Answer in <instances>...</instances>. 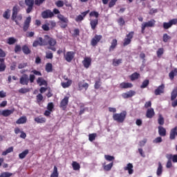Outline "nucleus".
Returning <instances> with one entry per match:
<instances>
[{"label":"nucleus","mask_w":177,"mask_h":177,"mask_svg":"<svg viewBox=\"0 0 177 177\" xmlns=\"http://www.w3.org/2000/svg\"><path fill=\"white\" fill-rule=\"evenodd\" d=\"M28 88H21L19 90V93H27V92H28Z\"/></svg>","instance_id":"obj_62"},{"label":"nucleus","mask_w":177,"mask_h":177,"mask_svg":"<svg viewBox=\"0 0 177 177\" xmlns=\"http://www.w3.org/2000/svg\"><path fill=\"white\" fill-rule=\"evenodd\" d=\"M136 94V92L131 90L127 93H122V96L124 99H128L129 97H132V96H135Z\"/></svg>","instance_id":"obj_15"},{"label":"nucleus","mask_w":177,"mask_h":177,"mask_svg":"<svg viewBox=\"0 0 177 177\" xmlns=\"http://www.w3.org/2000/svg\"><path fill=\"white\" fill-rule=\"evenodd\" d=\"M12 151L13 147H10L2 153V156H7L8 154H9V153H12Z\"/></svg>","instance_id":"obj_44"},{"label":"nucleus","mask_w":177,"mask_h":177,"mask_svg":"<svg viewBox=\"0 0 177 177\" xmlns=\"http://www.w3.org/2000/svg\"><path fill=\"white\" fill-rule=\"evenodd\" d=\"M35 121L37 122V124H44V122H46V119H45V118L37 117L35 118Z\"/></svg>","instance_id":"obj_34"},{"label":"nucleus","mask_w":177,"mask_h":177,"mask_svg":"<svg viewBox=\"0 0 177 177\" xmlns=\"http://www.w3.org/2000/svg\"><path fill=\"white\" fill-rule=\"evenodd\" d=\"M3 17H4V19H9V17H10V10H6L3 15Z\"/></svg>","instance_id":"obj_48"},{"label":"nucleus","mask_w":177,"mask_h":177,"mask_svg":"<svg viewBox=\"0 0 177 177\" xmlns=\"http://www.w3.org/2000/svg\"><path fill=\"white\" fill-rule=\"evenodd\" d=\"M177 75V68H175L174 70L171 71L169 73V77L170 80H174V77Z\"/></svg>","instance_id":"obj_35"},{"label":"nucleus","mask_w":177,"mask_h":177,"mask_svg":"<svg viewBox=\"0 0 177 177\" xmlns=\"http://www.w3.org/2000/svg\"><path fill=\"white\" fill-rule=\"evenodd\" d=\"M139 77H140V75L139 73H134L130 76V78L132 81H135V80H138Z\"/></svg>","instance_id":"obj_42"},{"label":"nucleus","mask_w":177,"mask_h":177,"mask_svg":"<svg viewBox=\"0 0 177 177\" xmlns=\"http://www.w3.org/2000/svg\"><path fill=\"white\" fill-rule=\"evenodd\" d=\"M27 122V118L26 116L21 117L16 122V124H26Z\"/></svg>","instance_id":"obj_28"},{"label":"nucleus","mask_w":177,"mask_h":177,"mask_svg":"<svg viewBox=\"0 0 177 177\" xmlns=\"http://www.w3.org/2000/svg\"><path fill=\"white\" fill-rule=\"evenodd\" d=\"M147 118H153L154 117V109L152 108L149 109L147 111V114H146Z\"/></svg>","instance_id":"obj_24"},{"label":"nucleus","mask_w":177,"mask_h":177,"mask_svg":"<svg viewBox=\"0 0 177 177\" xmlns=\"http://www.w3.org/2000/svg\"><path fill=\"white\" fill-rule=\"evenodd\" d=\"M30 23H31V17H28L24 23L23 30L27 31L30 28Z\"/></svg>","instance_id":"obj_14"},{"label":"nucleus","mask_w":177,"mask_h":177,"mask_svg":"<svg viewBox=\"0 0 177 177\" xmlns=\"http://www.w3.org/2000/svg\"><path fill=\"white\" fill-rule=\"evenodd\" d=\"M35 80V75H30L29 81L31 84H32V82H34Z\"/></svg>","instance_id":"obj_64"},{"label":"nucleus","mask_w":177,"mask_h":177,"mask_svg":"<svg viewBox=\"0 0 177 177\" xmlns=\"http://www.w3.org/2000/svg\"><path fill=\"white\" fill-rule=\"evenodd\" d=\"M89 84L88 83H86L84 82H79V88L80 91H82V89H86L88 88Z\"/></svg>","instance_id":"obj_23"},{"label":"nucleus","mask_w":177,"mask_h":177,"mask_svg":"<svg viewBox=\"0 0 177 177\" xmlns=\"http://www.w3.org/2000/svg\"><path fill=\"white\" fill-rule=\"evenodd\" d=\"M113 168V162L109 164V165H104V171H110Z\"/></svg>","instance_id":"obj_47"},{"label":"nucleus","mask_w":177,"mask_h":177,"mask_svg":"<svg viewBox=\"0 0 177 177\" xmlns=\"http://www.w3.org/2000/svg\"><path fill=\"white\" fill-rule=\"evenodd\" d=\"M164 53L163 48H159L157 51V56L158 57H161V55Z\"/></svg>","instance_id":"obj_55"},{"label":"nucleus","mask_w":177,"mask_h":177,"mask_svg":"<svg viewBox=\"0 0 177 177\" xmlns=\"http://www.w3.org/2000/svg\"><path fill=\"white\" fill-rule=\"evenodd\" d=\"M102 1L104 5H107V3H109V0H102ZM117 1L118 0H111L109 3V8H113V6H114L117 3Z\"/></svg>","instance_id":"obj_19"},{"label":"nucleus","mask_w":177,"mask_h":177,"mask_svg":"<svg viewBox=\"0 0 177 177\" xmlns=\"http://www.w3.org/2000/svg\"><path fill=\"white\" fill-rule=\"evenodd\" d=\"M177 24V19H173L170 20L169 22L163 23V28L165 30H168V28H171L172 26H175Z\"/></svg>","instance_id":"obj_6"},{"label":"nucleus","mask_w":177,"mask_h":177,"mask_svg":"<svg viewBox=\"0 0 177 177\" xmlns=\"http://www.w3.org/2000/svg\"><path fill=\"white\" fill-rule=\"evenodd\" d=\"M171 39V37L168 35L167 34L163 35V41L167 42V41H169Z\"/></svg>","instance_id":"obj_54"},{"label":"nucleus","mask_w":177,"mask_h":177,"mask_svg":"<svg viewBox=\"0 0 177 177\" xmlns=\"http://www.w3.org/2000/svg\"><path fill=\"white\" fill-rule=\"evenodd\" d=\"M46 0H25L26 6H34V3L36 6H41Z\"/></svg>","instance_id":"obj_3"},{"label":"nucleus","mask_w":177,"mask_h":177,"mask_svg":"<svg viewBox=\"0 0 177 177\" xmlns=\"http://www.w3.org/2000/svg\"><path fill=\"white\" fill-rule=\"evenodd\" d=\"M177 127L172 129L170 131V139L174 140L176 136Z\"/></svg>","instance_id":"obj_27"},{"label":"nucleus","mask_w":177,"mask_h":177,"mask_svg":"<svg viewBox=\"0 0 177 177\" xmlns=\"http://www.w3.org/2000/svg\"><path fill=\"white\" fill-rule=\"evenodd\" d=\"M156 174L158 176H160L161 174H162V165H161L160 162H158V167Z\"/></svg>","instance_id":"obj_38"},{"label":"nucleus","mask_w":177,"mask_h":177,"mask_svg":"<svg viewBox=\"0 0 177 177\" xmlns=\"http://www.w3.org/2000/svg\"><path fill=\"white\" fill-rule=\"evenodd\" d=\"M6 70V65L5 64V59L0 58V73Z\"/></svg>","instance_id":"obj_20"},{"label":"nucleus","mask_w":177,"mask_h":177,"mask_svg":"<svg viewBox=\"0 0 177 177\" xmlns=\"http://www.w3.org/2000/svg\"><path fill=\"white\" fill-rule=\"evenodd\" d=\"M46 59H53V53L50 51L46 53Z\"/></svg>","instance_id":"obj_53"},{"label":"nucleus","mask_w":177,"mask_h":177,"mask_svg":"<svg viewBox=\"0 0 177 177\" xmlns=\"http://www.w3.org/2000/svg\"><path fill=\"white\" fill-rule=\"evenodd\" d=\"M98 21L97 19L91 20L90 22L92 30H95L96 28V26L97 25Z\"/></svg>","instance_id":"obj_40"},{"label":"nucleus","mask_w":177,"mask_h":177,"mask_svg":"<svg viewBox=\"0 0 177 177\" xmlns=\"http://www.w3.org/2000/svg\"><path fill=\"white\" fill-rule=\"evenodd\" d=\"M127 118V111H123L120 113H114L113 115V119L114 121H117V122H122L125 120V118Z\"/></svg>","instance_id":"obj_2"},{"label":"nucleus","mask_w":177,"mask_h":177,"mask_svg":"<svg viewBox=\"0 0 177 177\" xmlns=\"http://www.w3.org/2000/svg\"><path fill=\"white\" fill-rule=\"evenodd\" d=\"M57 19L64 23V24H61V27L62 28H66V27H67V23H68V19L66 17H64L62 14H59L57 15Z\"/></svg>","instance_id":"obj_7"},{"label":"nucleus","mask_w":177,"mask_h":177,"mask_svg":"<svg viewBox=\"0 0 177 177\" xmlns=\"http://www.w3.org/2000/svg\"><path fill=\"white\" fill-rule=\"evenodd\" d=\"M53 12L50 10H46L41 13V17H43V19H50L53 17Z\"/></svg>","instance_id":"obj_11"},{"label":"nucleus","mask_w":177,"mask_h":177,"mask_svg":"<svg viewBox=\"0 0 177 177\" xmlns=\"http://www.w3.org/2000/svg\"><path fill=\"white\" fill-rule=\"evenodd\" d=\"M161 142H162V138H161V137H158L153 141V143H161Z\"/></svg>","instance_id":"obj_60"},{"label":"nucleus","mask_w":177,"mask_h":177,"mask_svg":"<svg viewBox=\"0 0 177 177\" xmlns=\"http://www.w3.org/2000/svg\"><path fill=\"white\" fill-rule=\"evenodd\" d=\"M41 28L44 31H49V30H50V28H49V24L42 25Z\"/></svg>","instance_id":"obj_56"},{"label":"nucleus","mask_w":177,"mask_h":177,"mask_svg":"<svg viewBox=\"0 0 177 177\" xmlns=\"http://www.w3.org/2000/svg\"><path fill=\"white\" fill-rule=\"evenodd\" d=\"M46 71L47 73H52L53 71V65L50 63H48L46 65Z\"/></svg>","instance_id":"obj_41"},{"label":"nucleus","mask_w":177,"mask_h":177,"mask_svg":"<svg viewBox=\"0 0 177 177\" xmlns=\"http://www.w3.org/2000/svg\"><path fill=\"white\" fill-rule=\"evenodd\" d=\"M74 56H75V53L73 51H68L66 54H64V57L68 63H71L74 59Z\"/></svg>","instance_id":"obj_8"},{"label":"nucleus","mask_w":177,"mask_h":177,"mask_svg":"<svg viewBox=\"0 0 177 177\" xmlns=\"http://www.w3.org/2000/svg\"><path fill=\"white\" fill-rule=\"evenodd\" d=\"M72 84L71 80H68L66 82H62L61 84L62 88H68Z\"/></svg>","instance_id":"obj_43"},{"label":"nucleus","mask_w":177,"mask_h":177,"mask_svg":"<svg viewBox=\"0 0 177 177\" xmlns=\"http://www.w3.org/2000/svg\"><path fill=\"white\" fill-rule=\"evenodd\" d=\"M68 99L69 97H64V98L60 102V108L63 110H66L67 109V104H68Z\"/></svg>","instance_id":"obj_12"},{"label":"nucleus","mask_w":177,"mask_h":177,"mask_svg":"<svg viewBox=\"0 0 177 177\" xmlns=\"http://www.w3.org/2000/svg\"><path fill=\"white\" fill-rule=\"evenodd\" d=\"M158 122L160 125H164V118L162 115H159Z\"/></svg>","instance_id":"obj_52"},{"label":"nucleus","mask_w":177,"mask_h":177,"mask_svg":"<svg viewBox=\"0 0 177 177\" xmlns=\"http://www.w3.org/2000/svg\"><path fill=\"white\" fill-rule=\"evenodd\" d=\"M149 85V80H145L142 85L140 86V88H146Z\"/></svg>","instance_id":"obj_58"},{"label":"nucleus","mask_w":177,"mask_h":177,"mask_svg":"<svg viewBox=\"0 0 177 177\" xmlns=\"http://www.w3.org/2000/svg\"><path fill=\"white\" fill-rule=\"evenodd\" d=\"M36 99H37V103H41V102L44 100V96L42 95V94L39 93L36 96Z\"/></svg>","instance_id":"obj_49"},{"label":"nucleus","mask_w":177,"mask_h":177,"mask_svg":"<svg viewBox=\"0 0 177 177\" xmlns=\"http://www.w3.org/2000/svg\"><path fill=\"white\" fill-rule=\"evenodd\" d=\"M122 63V59H113V66H115V67H117V66H120Z\"/></svg>","instance_id":"obj_36"},{"label":"nucleus","mask_w":177,"mask_h":177,"mask_svg":"<svg viewBox=\"0 0 177 177\" xmlns=\"http://www.w3.org/2000/svg\"><path fill=\"white\" fill-rule=\"evenodd\" d=\"M96 136H97L96 133L89 134L88 140H90V142H93V140H95V139H96Z\"/></svg>","instance_id":"obj_50"},{"label":"nucleus","mask_w":177,"mask_h":177,"mask_svg":"<svg viewBox=\"0 0 177 177\" xmlns=\"http://www.w3.org/2000/svg\"><path fill=\"white\" fill-rule=\"evenodd\" d=\"M0 57H6V53L2 48H0Z\"/></svg>","instance_id":"obj_61"},{"label":"nucleus","mask_w":177,"mask_h":177,"mask_svg":"<svg viewBox=\"0 0 177 177\" xmlns=\"http://www.w3.org/2000/svg\"><path fill=\"white\" fill-rule=\"evenodd\" d=\"M82 63L86 68H89V66H91V63H92V59L89 57H86L83 60Z\"/></svg>","instance_id":"obj_18"},{"label":"nucleus","mask_w":177,"mask_h":177,"mask_svg":"<svg viewBox=\"0 0 177 177\" xmlns=\"http://www.w3.org/2000/svg\"><path fill=\"white\" fill-rule=\"evenodd\" d=\"M17 13H19V7L17 6H15L12 8V20L15 21L16 24L19 26V22H17V20L16 19Z\"/></svg>","instance_id":"obj_9"},{"label":"nucleus","mask_w":177,"mask_h":177,"mask_svg":"<svg viewBox=\"0 0 177 177\" xmlns=\"http://www.w3.org/2000/svg\"><path fill=\"white\" fill-rule=\"evenodd\" d=\"M22 50L26 55H28V53H30V48H28L27 46H24L22 48Z\"/></svg>","instance_id":"obj_51"},{"label":"nucleus","mask_w":177,"mask_h":177,"mask_svg":"<svg viewBox=\"0 0 177 177\" xmlns=\"http://www.w3.org/2000/svg\"><path fill=\"white\" fill-rule=\"evenodd\" d=\"M104 157L107 161H113L114 160V157L109 155H105Z\"/></svg>","instance_id":"obj_59"},{"label":"nucleus","mask_w":177,"mask_h":177,"mask_svg":"<svg viewBox=\"0 0 177 177\" xmlns=\"http://www.w3.org/2000/svg\"><path fill=\"white\" fill-rule=\"evenodd\" d=\"M120 86L122 89H127L128 88H132L133 85L131 83L122 82L120 84Z\"/></svg>","instance_id":"obj_25"},{"label":"nucleus","mask_w":177,"mask_h":177,"mask_svg":"<svg viewBox=\"0 0 177 177\" xmlns=\"http://www.w3.org/2000/svg\"><path fill=\"white\" fill-rule=\"evenodd\" d=\"M102 39V35H96L93 39L91 40V45L93 46H96L97 45V42H99Z\"/></svg>","instance_id":"obj_17"},{"label":"nucleus","mask_w":177,"mask_h":177,"mask_svg":"<svg viewBox=\"0 0 177 177\" xmlns=\"http://www.w3.org/2000/svg\"><path fill=\"white\" fill-rule=\"evenodd\" d=\"M46 46V42H45V37L43 39L42 37H39L37 39H36L33 44L32 46L35 48H37V46Z\"/></svg>","instance_id":"obj_5"},{"label":"nucleus","mask_w":177,"mask_h":177,"mask_svg":"<svg viewBox=\"0 0 177 177\" xmlns=\"http://www.w3.org/2000/svg\"><path fill=\"white\" fill-rule=\"evenodd\" d=\"M156 24V21L154 19H151L150 21H149L148 22H144L142 24V33L144 34L145 33V30L146 29V28L147 27H154V25Z\"/></svg>","instance_id":"obj_4"},{"label":"nucleus","mask_w":177,"mask_h":177,"mask_svg":"<svg viewBox=\"0 0 177 177\" xmlns=\"http://www.w3.org/2000/svg\"><path fill=\"white\" fill-rule=\"evenodd\" d=\"M15 113V109H6L3 111V117H9L10 114H13Z\"/></svg>","instance_id":"obj_21"},{"label":"nucleus","mask_w":177,"mask_h":177,"mask_svg":"<svg viewBox=\"0 0 177 177\" xmlns=\"http://www.w3.org/2000/svg\"><path fill=\"white\" fill-rule=\"evenodd\" d=\"M164 89H165V85L161 84L155 90V95L158 96L160 93H164Z\"/></svg>","instance_id":"obj_16"},{"label":"nucleus","mask_w":177,"mask_h":177,"mask_svg":"<svg viewBox=\"0 0 177 177\" xmlns=\"http://www.w3.org/2000/svg\"><path fill=\"white\" fill-rule=\"evenodd\" d=\"M37 83L39 86H42V85H46V82L42 77H38L37 80Z\"/></svg>","instance_id":"obj_32"},{"label":"nucleus","mask_w":177,"mask_h":177,"mask_svg":"<svg viewBox=\"0 0 177 177\" xmlns=\"http://www.w3.org/2000/svg\"><path fill=\"white\" fill-rule=\"evenodd\" d=\"M12 175H13V174L10 173V172L5 171L0 174V177H10Z\"/></svg>","instance_id":"obj_45"},{"label":"nucleus","mask_w":177,"mask_h":177,"mask_svg":"<svg viewBox=\"0 0 177 177\" xmlns=\"http://www.w3.org/2000/svg\"><path fill=\"white\" fill-rule=\"evenodd\" d=\"M133 38V32H130L127 35V38L124 39L123 45L124 46H127V45H129L131 44V39Z\"/></svg>","instance_id":"obj_10"},{"label":"nucleus","mask_w":177,"mask_h":177,"mask_svg":"<svg viewBox=\"0 0 177 177\" xmlns=\"http://www.w3.org/2000/svg\"><path fill=\"white\" fill-rule=\"evenodd\" d=\"M55 5L57 8H63V6H64V1L59 0L55 2Z\"/></svg>","instance_id":"obj_46"},{"label":"nucleus","mask_w":177,"mask_h":177,"mask_svg":"<svg viewBox=\"0 0 177 177\" xmlns=\"http://www.w3.org/2000/svg\"><path fill=\"white\" fill-rule=\"evenodd\" d=\"M177 97V87H175L171 93V100H175Z\"/></svg>","instance_id":"obj_29"},{"label":"nucleus","mask_w":177,"mask_h":177,"mask_svg":"<svg viewBox=\"0 0 177 177\" xmlns=\"http://www.w3.org/2000/svg\"><path fill=\"white\" fill-rule=\"evenodd\" d=\"M72 167H73L74 171H80V168H81V165H80V163H78L75 161H73L72 162Z\"/></svg>","instance_id":"obj_30"},{"label":"nucleus","mask_w":177,"mask_h":177,"mask_svg":"<svg viewBox=\"0 0 177 177\" xmlns=\"http://www.w3.org/2000/svg\"><path fill=\"white\" fill-rule=\"evenodd\" d=\"M133 165L131 163H129L127 167H124V171H129V175H132L133 174Z\"/></svg>","instance_id":"obj_22"},{"label":"nucleus","mask_w":177,"mask_h":177,"mask_svg":"<svg viewBox=\"0 0 177 177\" xmlns=\"http://www.w3.org/2000/svg\"><path fill=\"white\" fill-rule=\"evenodd\" d=\"M16 42H17V39H16L15 37H9L7 39V44H8V45H14V44H16Z\"/></svg>","instance_id":"obj_33"},{"label":"nucleus","mask_w":177,"mask_h":177,"mask_svg":"<svg viewBox=\"0 0 177 177\" xmlns=\"http://www.w3.org/2000/svg\"><path fill=\"white\" fill-rule=\"evenodd\" d=\"M50 177H59V172L57 171V167L55 166L53 171L50 175Z\"/></svg>","instance_id":"obj_39"},{"label":"nucleus","mask_w":177,"mask_h":177,"mask_svg":"<svg viewBox=\"0 0 177 177\" xmlns=\"http://www.w3.org/2000/svg\"><path fill=\"white\" fill-rule=\"evenodd\" d=\"M29 81L28 75L27 74H24L20 78L19 82L21 85H28Z\"/></svg>","instance_id":"obj_13"},{"label":"nucleus","mask_w":177,"mask_h":177,"mask_svg":"<svg viewBox=\"0 0 177 177\" xmlns=\"http://www.w3.org/2000/svg\"><path fill=\"white\" fill-rule=\"evenodd\" d=\"M158 133L160 135V136H165V135H167V130L165 129V128L159 126L158 127Z\"/></svg>","instance_id":"obj_26"},{"label":"nucleus","mask_w":177,"mask_h":177,"mask_svg":"<svg viewBox=\"0 0 177 177\" xmlns=\"http://www.w3.org/2000/svg\"><path fill=\"white\" fill-rule=\"evenodd\" d=\"M27 154H28V149H26L25 151L19 153V158H21V160H23V158H26Z\"/></svg>","instance_id":"obj_37"},{"label":"nucleus","mask_w":177,"mask_h":177,"mask_svg":"<svg viewBox=\"0 0 177 177\" xmlns=\"http://www.w3.org/2000/svg\"><path fill=\"white\" fill-rule=\"evenodd\" d=\"M90 16L96 17V19H97V17H99V12L93 11L90 13Z\"/></svg>","instance_id":"obj_57"},{"label":"nucleus","mask_w":177,"mask_h":177,"mask_svg":"<svg viewBox=\"0 0 177 177\" xmlns=\"http://www.w3.org/2000/svg\"><path fill=\"white\" fill-rule=\"evenodd\" d=\"M44 42H46V45H49V47H48V49H50V50H53V52H56V48L53 47L57 44L56 39L49 37L48 35H45Z\"/></svg>","instance_id":"obj_1"},{"label":"nucleus","mask_w":177,"mask_h":177,"mask_svg":"<svg viewBox=\"0 0 177 177\" xmlns=\"http://www.w3.org/2000/svg\"><path fill=\"white\" fill-rule=\"evenodd\" d=\"M35 35V33L34 32H26V37L31 38Z\"/></svg>","instance_id":"obj_63"},{"label":"nucleus","mask_w":177,"mask_h":177,"mask_svg":"<svg viewBox=\"0 0 177 177\" xmlns=\"http://www.w3.org/2000/svg\"><path fill=\"white\" fill-rule=\"evenodd\" d=\"M115 46H117V39H114L112 40L111 45L109 47V52L114 50V49H115Z\"/></svg>","instance_id":"obj_31"}]
</instances>
